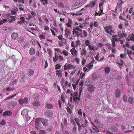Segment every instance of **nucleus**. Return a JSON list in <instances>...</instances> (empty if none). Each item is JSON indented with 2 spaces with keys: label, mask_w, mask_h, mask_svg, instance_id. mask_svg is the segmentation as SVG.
Here are the masks:
<instances>
[{
  "label": "nucleus",
  "mask_w": 134,
  "mask_h": 134,
  "mask_svg": "<svg viewBox=\"0 0 134 134\" xmlns=\"http://www.w3.org/2000/svg\"><path fill=\"white\" fill-rule=\"evenodd\" d=\"M73 99L74 101L77 102V101H78L80 100V99L77 97H76L75 96H73Z\"/></svg>",
  "instance_id": "nucleus-24"
},
{
  "label": "nucleus",
  "mask_w": 134,
  "mask_h": 134,
  "mask_svg": "<svg viewBox=\"0 0 134 134\" xmlns=\"http://www.w3.org/2000/svg\"><path fill=\"white\" fill-rule=\"evenodd\" d=\"M89 69H91L92 67V62L86 66Z\"/></svg>",
  "instance_id": "nucleus-31"
},
{
  "label": "nucleus",
  "mask_w": 134,
  "mask_h": 134,
  "mask_svg": "<svg viewBox=\"0 0 134 134\" xmlns=\"http://www.w3.org/2000/svg\"><path fill=\"white\" fill-rule=\"evenodd\" d=\"M110 70V69L108 66H107L104 69V71L106 73H108Z\"/></svg>",
  "instance_id": "nucleus-21"
},
{
  "label": "nucleus",
  "mask_w": 134,
  "mask_h": 134,
  "mask_svg": "<svg viewBox=\"0 0 134 134\" xmlns=\"http://www.w3.org/2000/svg\"><path fill=\"white\" fill-rule=\"evenodd\" d=\"M78 114L81 115H82V112L81 111V109H80L79 110L78 112Z\"/></svg>",
  "instance_id": "nucleus-63"
},
{
  "label": "nucleus",
  "mask_w": 134,
  "mask_h": 134,
  "mask_svg": "<svg viewBox=\"0 0 134 134\" xmlns=\"http://www.w3.org/2000/svg\"><path fill=\"white\" fill-rule=\"evenodd\" d=\"M76 127L74 126L72 132L74 133H75L76 132Z\"/></svg>",
  "instance_id": "nucleus-42"
},
{
  "label": "nucleus",
  "mask_w": 134,
  "mask_h": 134,
  "mask_svg": "<svg viewBox=\"0 0 134 134\" xmlns=\"http://www.w3.org/2000/svg\"><path fill=\"white\" fill-rule=\"evenodd\" d=\"M86 51L84 49L81 52V55H85L86 54Z\"/></svg>",
  "instance_id": "nucleus-38"
},
{
  "label": "nucleus",
  "mask_w": 134,
  "mask_h": 134,
  "mask_svg": "<svg viewBox=\"0 0 134 134\" xmlns=\"http://www.w3.org/2000/svg\"><path fill=\"white\" fill-rule=\"evenodd\" d=\"M111 28V27L110 26H107L104 27V29L105 30V32L108 34H109L110 36H111L112 35L111 33L110 32Z\"/></svg>",
  "instance_id": "nucleus-9"
},
{
  "label": "nucleus",
  "mask_w": 134,
  "mask_h": 134,
  "mask_svg": "<svg viewBox=\"0 0 134 134\" xmlns=\"http://www.w3.org/2000/svg\"><path fill=\"white\" fill-rule=\"evenodd\" d=\"M12 114V112L10 111H8L5 112L3 114V116H10Z\"/></svg>",
  "instance_id": "nucleus-11"
},
{
  "label": "nucleus",
  "mask_w": 134,
  "mask_h": 134,
  "mask_svg": "<svg viewBox=\"0 0 134 134\" xmlns=\"http://www.w3.org/2000/svg\"><path fill=\"white\" fill-rule=\"evenodd\" d=\"M56 75L57 76H58L60 78L62 76V74L61 71H60V72L59 73H57Z\"/></svg>",
  "instance_id": "nucleus-40"
},
{
  "label": "nucleus",
  "mask_w": 134,
  "mask_h": 134,
  "mask_svg": "<svg viewBox=\"0 0 134 134\" xmlns=\"http://www.w3.org/2000/svg\"><path fill=\"white\" fill-rule=\"evenodd\" d=\"M45 68H46L48 66V63H47V60H46V61H45Z\"/></svg>",
  "instance_id": "nucleus-59"
},
{
  "label": "nucleus",
  "mask_w": 134,
  "mask_h": 134,
  "mask_svg": "<svg viewBox=\"0 0 134 134\" xmlns=\"http://www.w3.org/2000/svg\"><path fill=\"white\" fill-rule=\"evenodd\" d=\"M10 104L12 107H14L16 105L17 103L16 102L13 101L11 102Z\"/></svg>",
  "instance_id": "nucleus-26"
},
{
  "label": "nucleus",
  "mask_w": 134,
  "mask_h": 134,
  "mask_svg": "<svg viewBox=\"0 0 134 134\" xmlns=\"http://www.w3.org/2000/svg\"><path fill=\"white\" fill-rule=\"evenodd\" d=\"M28 101V99L27 98H25L24 99L21 98L19 99L18 102L20 105H23V104H27Z\"/></svg>",
  "instance_id": "nucleus-3"
},
{
  "label": "nucleus",
  "mask_w": 134,
  "mask_h": 134,
  "mask_svg": "<svg viewBox=\"0 0 134 134\" xmlns=\"http://www.w3.org/2000/svg\"><path fill=\"white\" fill-rule=\"evenodd\" d=\"M6 22H7V19H4L0 22V24H3V23H5Z\"/></svg>",
  "instance_id": "nucleus-36"
},
{
  "label": "nucleus",
  "mask_w": 134,
  "mask_h": 134,
  "mask_svg": "<svg viewBox=\"0 0 134 134\" xmlns=\"http://www.w3.org/2000/svg\"><path fill=\"white\" fill-rule=\"evenodd\" d=\"M118 28L120 29H122L123 28L122 25L121 24H119L118 26Z\"/></svg>",
  "instance_id": "nucleus-53"
},
{
  "label": "nucleus",
  "mask_w": 134,
  "mask_h": 134,
  "mask_svg": "<svg viewBox=\"0 0 134 134\" xmlns=\"http://www.w3.org/2000/svg\"><path fill=\"white\" fill-rule=\"evenodd\" d=\"M24 39L23 37V36H21L20 37L19 40L18 41V42L19 43H21L23 41Z\"/></svg>",
  "instance_id": "nucleus-30"
},
{
  "label": "nucleus",
  "mask_w": 134,
  "mask_h": 134,
  "mask_svg": "<svg viewBox=\"0 0 134 134\" xmlns=\"http://www.w3.org/2000/svg\"><path fill=\"white\" fill-rule=\"evenodd\" d=\"M27 112V110L26 109H24L22 111L21 114L22 116H24V118H26L28 120L29 118V119L30 118L28 116Z\"/></svg>",
  "instance_id": "nucleus-4"
},
{
  "label": "nucleus",
  "mask_w": 134,
  "mask_h": 134,
  "mask_svg": "<svg viewBox=\"0 0 134 134\" xmlns=\"http://www.w3.org/2000/svg\"><path fill=\"white\" fill-rule=\"evenodd\" d=\"M35 50L34 48H32L30 49V55H33L35 53Z\"/></svg>",
  "instance_id": "nucleus-20"
},
{
  "label": "nucleus",
  "mask_w": 134,
  "mask_h": 134,
  "mask_svg": "<svg viewBox=\"0 0 134 134\" xmlns=\"http://www.w3.org/2000/svg\"><path fill=\"white\" fill-rule=\"evenodd\" d=\"M130 48H131V49L132 50H133L134 51V45H132V46H131L130 47Z\"/></svg>",
  "instance_id": "nucleus-64"
},
{
  "label": "nucleus",
  "mask_w": 134,
  "mask_h": 134,
  "mask_svg": "<svg viewBox=\"0 0 134 134\" xmlns=\"http://www.w3.org/2000/svg\"><path fill=\"white\" fill-rule=\"evenodd\" d=\"M9 28H7L6 27H4L3 28V30L6 31H8L9 30Z\"/></svg>",
  "instance_id": "nucleus-50"
},
{
  "label": "nucleus",
  "mask_w": 134,
  "mask_h": 134,
  "mask_svg": "<svg viewBox=\"0 0 134 134\" xmlns=\"http://www.w3.org/2000/svg\"><path fill=\"white\" fill-rule=\"evenodd\" d=\"M41 1L42 3H43V5H45L46 4H47L48 3L47 0H41Z\"/></svg>",
  "instance_id": "nucleus-27"
},
{
  "label": "nucleus",
  "mask_w": 134,
  "mask_h": 134,
  "mask_svg": "<svg viewBox=\"0 0 134 134\" xmlns=\"http://www.w3.org/2000/svg\"><path fill=\"white\" fill-rule=\"evenodd\" d=\"M102 46H103V44L101 43H99L98 44V46L99 47H101Z\"/></svg>",
  "instance_id": "nucleus-55"
},
{
  "label": "nucleus",
  "mask_w": 134,
  "mask_h": 134,
  "mask_svg": "<svg viewBox=\"0 0 134 134\" xmlns=\"http://www.w3.org/2000/svg\"><path fill=\"white\" fill-rule=\"evenodd\" d=\"M63 54L65 56H67L68 53L65 50H64L63 52Z\"/></svg>",
  "instance_id": "nucleus-49"
},
{
  "label": "nucleus",
  "mask_w": 134,
  "mask_h": 134,
  "mask_svg": "<svg viewBox=\"0 0 134 134\" xmlns=\"http://www.w3.org/2000/svg\"><path fill=\"white\" fill-rule=\"evenodd\" d=\"M93 131L95 132H99V131L98 130V129H95L94 128H93Z\"/></svg>",
  "instance_id": "nucleus-48"
},
{
  "label": "nucleus",
  "mask_w": 134,
  "mask_h": 134,
  "mask_svg": "<svg viewBox=\"0 0 134 134\" xmlns=\"http://www.w3.org/2000/svg\"><path fill=\"white\" fill-rule=\"evenodd\" d=\"M11 36L12 39L14 40L17 39L19 37L18 34L17 33L15 32L12 34Z\"/></svg>",
  "instance_id": "nucleus-10"
},
{
  "label": "nucleus",
  "mask_w": 134,
  "mask_h": 134,
  "mask_svg": "<svg viewBox=\"0 0 134 134\" xmlns=\"http://www.w3.org/2000/svg\"><path fill=\"white\" fill-rule=\"evenodd\" d=\"M83 34L84 36L85 37H86L87 36V32L85 30L83 31Z\"/></svg>",
  "instance_id": "nucleus-58"
},
{
  "label": "nucleus",
  "mask_w": 134,
  "mask_h": 134,
  "mask_svg": "<svg viewBox=\"0 0 134 134\" xmlns=\"http://www.w3.org/2000/svg\"><path fill=\"white\" fill-rule=\"evenodd\" d=\"M133 10V7H131L130 8L129 10V14H131V13H132V11Z\"/></svg>",
  "instance_id": "nucleus-47"
},
{
  "label": "nucleus",
  "mask_w": 134,
  "mask_h": 134,
  "mask_svg": "<svg viewBox=\"0 0 134 134\" xmlns=\"http://www.w3.org/2000/svg\"><path fill=\"white\" fill-rule=\"evenodd\" d=\"M58 37L59 40H61L62 38V35H60L59 36H58Z\"/></svg>",
  "instance_id": "nucleus-62"
},
{
  "label": "nucleus",
  "mask_w": 134,
  "mask_h": 134,
  "mask_svg": "<svg viewBox=\"0 0 134 134\" xmlns=\"http://www.w3.org/2000/svg\"><path fill=\"white\" fill-rule=\"evenodd\" d=\"M20 20H21L23 22H24L25 21V19L24 17H21L20 18Z\"/></svg>",
  "instance_id": "nucleus-60"
},
{
  "label": "nucleus",
  "mask_w": 134,
  "mask_h": 134,
  "mask_svg": "<svg viewBox=\"0 0 134 134\" xmlns=\"http://www.w3.org/2000/svg\"><path fill=\"white\" fill-rule=\"evenodd\" d=\"M68 108L67 110V111L69 113L71 114L72 113L71 110L69 107H68Z\"/></svg>",
  "instance_id": "nucleus-52"
},
{
  "label": "nucleus",
  "mask_w": 134,
  "mask_h": 134,
  "mask_svg": "<svg viewBox=\"0 0 134 134\" xmlns=\"http://www.w3.org/2000/svg\"><path fill=\"white\" fill-rule=\"evenodd\" d=\"M46 107L47 108L50 109L53 108V105L51 104H48L47 105Z\"/></svg>",
  "instance_id": "nucleus-29"
},
{
  "label": "nucleus",
  "mask_w": 134,
  "mask_h": 134,
  "mask_svg": "<svg viewBox=\"0 0 134 134\" xmlns=\"http://www.w3.org/2000/svg\"><path fill=\"white\" fill-rule=\"evenodd\" d=\"M112 38H113L114 41L115 42V41H118V35H114L112 36Z\"/></svg>",
  "instance_id": "nucleus-19"
},
{
  "label": "nucleus",
  "mask_w": 134,
  "mask_h": 134,
  "mask_svg": "<svg viewBox=\"0 0 134 134\" xmlns=\"http://www.w3.org/2000/svg\"><path fill=\"white\" fill-rule=\"evenodd\" d=\"M110 130L111 132H116V131H117L118 129L117 127H115L114 126H113L110 127Z\"/></svg>",
  "instance_id": "nucleus-16"
},
{
  "label": "nucleus",
  "mask_w": 134,
  "mask_h": 134,
  "mask_svg": "<svg viewBox=\"0 0 134 134\" xmlns=\"http://www.w3.org/2000/svg\"><path fill=\"white\" fill-rule=\"evenodd\" d=\"M58 5L60 7L63 8L64 7V5L63 4L62 2H59L58 3Z\"/></svg>",
  "instance_id": "nucleus-35"
},
{
  "label": "nucleus",
  "mask_w": 134,
  "mask_h": 134,
  "mask_svg": "<svg viewBox=\"0 0 134 134\" xmlns=\"http://www.w3.org/2000/svg\"><path fill=\"white\" fill-rule=\"evenodd\" d=\"M43 125L44 126H47L48 125V122L47 120L46 119H42L41 121Z\"/></svg>",
  "instance_id": "nucleus-12"
},
{
  "label": "nucleus",
  "mask_w": 134,
  "mask_h": 134,
  "mask_svg": "<svg viewBox=\"0 0 134 134\" xmlns=\"http://www.w3.org/2000/svg\"><path fill=\"white\" fill-rule=\"evenodd\" d=\"M33 104L34 105L37 107L39 106L40 104V103L38 101H36L33 102Z\"/></svg>",
  "instance_id": "nucleus-23"
},
{
  "label": "nucleus",
  "mask_w": 134,
  "mask_h": 134,
  "mask_svg": "<svg viewBox=\"0 0 134 134\" xmlns=\"http://www.w3.org/2000/svg\"><path fill=\"white\" fill-rule=\"evenodd\" d=\"M60 68L61 66L60 64H58L56 65L55 68L57 70L58 69Z\"/></svg>",
  "instance_id": "nucleus-41"
},
{
  "label": "nucleus",
  "mask_w": 134,
  "mask_h": 134,
  "mask_svg": "<svg viewBox=\"0 0 134 134\" xmlns=\"http://www.w3.org/2000/svg\"><path fill=\"white\" fill-rule=\"evenodd\" d=\"M45 115L47 117H50L52 116L53 113L51 111L47 110L45 112Z\"/></svg>",
  "instance_id": "nucleus-8"
},
{
  "label": "nucleus",
  "mask_w": 134,
  "mask_h": 134,
  "mask_svg": "<svg viewBox=\"0 0 134 134\" xmlns=\"http://www.w3.org/2000/svg\"><path fill=\"white\" fill-rule=\"evenodd\" d=\"M40 119H36L35 121L36 124H40Z\"/></svg>",
  "instance_id": "nucleus-43"
},
{
  "label": "nucleus",
  "mask_w": 134,
  "mask_h": 134,
  "mask_svg": "<svg viewBox=\"0 0 134 134\" xmlns=\"http://www.w3.org/2000/svg\"><path fill=\"white\" fill-rule=\"evenodd\" d=\"M128 38H127L126 39L127 41H134V34H132L131 35H130L128 36Z\"/></svg>",
  "instance_id": "nucleus-7"
},
{
  "label": "nucleus",
  "mask_w": 134,
  "mask_h": 134,
  "mask_svg": "<svg viewBox=\"0 0 134 134\" xmlns=\"http://www.w3.org/2000/svg\"><path fill=\"white\" fill-rule=\"evenodd\" d=\"M10 88L9 87V88H7V89H6V90H7V91H9L10 90V91L13 90H14V88H12L11 89H10Z\"/></svg>",
  "instance_id": "nucleus-61"
},
{
  "label": "nucleus",
  "mask_w": 134,
  "mask_h": 134,
  "mask_svg": "<svg viewBox=\"0 0 134 134\" xmlns=\"http://www.w3.org/2000/svg\"><path fill=\"white\" fill-rule=\"evenodd\" d=\"M46 132L43 130H40L39 132V134H45Z\"/></svg>",
  "instance_id": "nucleus-46"
},
{
  "label": "nucleus",
  "mask_w": 134,
  "mask_h": 134,
  "mask_svg": "<svg viewBox=\"0 0 134 134\" xmlns=\"http://www.w3.org/2000/svg\"><path fill=\"white\" fill-rule=\"evenodd\" d=\"M112 46L113 47H115V42L114 41V39L113 38V40H112Z\"/></svg>",
  "instance_id": "nucleus-45"
},
{
  "label": "nucleus",
  "mask_w": 134,
  "mask_h": 134,
  "mask_svg": "<svg viewBox=\"0 0 134 134\" xmlns=\"http://www.w3.org/2000/svg\"><path fill=\"white\" fill-rule=\"evenodd\" d=\"M75 30L77 31H79L80 32L79 34L78 35V36H79V35H80L81 34V33L82 32V30L78 28L77 27L75 28Z\"/></svg>",
  "instance_id": "nucleus-25"
},
{
  "label": "nucleus",
  "mask_w": 134,
  "mask_h": 134,
  "mask_svg": "<svg viewBox=\"0 0 134 134\" xmlns=\"http://www.w3.org/2000/svg\"><path fill=\"white\" fill-rule=\"evenodd\" d=\"M117 63L118 64L120 68H121L123 65V62L122 60H120L119 61H118Z\"/></svg>",
  "instance_id": "nucleus-14"
},
{
  "label": "nucleus",
  "mask_w": 134,
  "mask_h": 134,
  "mask_svg": "<svg viewBox=\"0 0 134 134\" xmlns=\"http://www.w3.org/2000/svg\"><path fill=\"white\" fill-rule=\"evenodd\" d=\"M34 73L33 70L32 69H30L28 72V75L29 76H30L34 74Z\"/></svg>",
  "instance_id": "nucleus-18"
},
{
  "label": "nucleus",
  "mask_w": 134,
  "mask_h": 134,
  "mask_svg": "<svg viewBox=\"0 0 134 134\" xmlns=\"http://www.w3.org/2000/svg\"><path fill=\"white\" fill-rule=\"evenodd\" d=\"M104 3H105V0H103L101 2H100L99 3V8L100 9V10L101 11L100 13L102 12V15L103 14V5L104 4Z\"/></svg>",
  "instance_id": "nucleus-5"
},
{
  "label": "nucleus",
  "mask_w": 134,
  "mask_h": 134,
  "mask_svg": "<svg viewBox=\"0 0 134 134\" xmlns=\"http://www.w3.org/2000/svg\"><path fill=\"white\" fill-rule=\"evenodd\" d=\"M72 24V22L71 20L70 19H68V23H67L66 25L68 27H71V25Z\"/></svg>",
  "instance_id": "nucleus-15"
},
{
  "label": "nucleus",
  "mask_w": 134,
  "mask_h": 134,
  "mask_svg": "<svg viewBox=\"0 0 134 134\" xmlns=\"http://www.w3.org/2000/svg\"><path fill=\"white\" fill-rule=\"evenodd\" d=\"M127 53L128 54V55L130 58L131 59V60H133L132 58L134 57V52H132L131 51L127 50Z\"/></svg>",
  "instance_id": "nucleus-6"
},
{
  "label": "nucleus",
  "mask_w": 134,
  "mask_h": 134,
  "mask_svg": "<svg viewBox=\"0 0 134 134\" xmlns=\"http://www.w3.org/2000/svg\"><path fill=\"white\" fill-rule=\"evenodd\" d=\"M40 124H36L35 125L36 128L38 130H39L40 129Z\"/></svg>",
  "instance_id": "nucleus-39"
},
{
  "label": "nucleus",
  "mask_w": 134,
  "mask_h": 134,
  "mask_svg": "<svg viewBox=\"0 0 134 134\" xmlns=\"http://www.w3.org/2000/svg\"><path fill=\"white\" fill-rule=\"evenodd\" d=\"M120 92L119 90H116L115 92V95L116 98L119 97L120 96Z\"/></svg>",
  "instance_id": "nucleus-17"
},
{
  "label": "nucleus",
  "mask_w": 134,
  "mask_h": 134,
  "mask_svg": "<svg viewBox=\"0 0 134 134\" xmlns=\"http://www.w3.org/2000/svg\"><path fill=\"white\" fill-rule=\"evenodd\" d=\"M94 124L93 123V125H94V126L96 127V128L98 129L99 128L102 127V126L101 123L99 122V121L97 119H95L94 120Z\"/></svg>",
  "instance_id": "nucleus-2"
},
{
  "label": "nucleus",
  "mask_w": 134,
  "mask_h": 134,
  "mask_svg": "<svg viewBox=\"0 0 134 134\" xmlns=\"http://www.w3.org/2000/svg\"><path fill=\"white\" fill-rule=\"evenodd\" d=\"M65 34L66 35H68V34H70V31H69L68 29H66L65 30Z\"/></svg>",
  "instance_id": "nucleus-34"
},
{
  "label": "nucleus",
  "mask_w": 134,
  "mask_h": 134,
  "mask_svg": "<svg viewBox=\"0 0 134 134\" xmlns=\"http://www.w3.org/2000/svg\"><path fill=\"white\" fill-rule=\"evenodd\" d=\"M86 85V86H89L90 85V82L89 80L87 81L85 83Z\"/></svg>",
  "instance_id": "nucleus-44"
},
{
  "label": "nucleus",
  "mask_w": 134,
  "mask_h": 134,
  "mask_svg": "<svg viewBox=\"0 0 134 134\" xmlns=\"http://www.w3.org/2000/svg\"><path fill=\"white\" fill-rule=\"evenodd\" d=\"M85 44L86 46H88L90 50H92L91 45L90 44V43L88 40H87L85 41Z\"/></svg>",
  "instance_id": "nucleus-13"
},
{
  "label": "nucleus",
  "mask_w": 134,
  "mask_h": 134,
  "mask_svg": "<svg viewBox=\"0 0 134 134\" xmlns=\"http://www.w3.org/2000/svg\"><path fill=\"white\" fill-rule=\"evenodd\" d=\"M105 46H106L107 47L108 49H111L112 47L110 44H105Z\"/></svg>",
  "instance_id": "nucleus-32"
},
{
  "label": "nucleus",
  "mask_w": 134,
  "mask_h": 134,
  "mask_svg": "<svg viewBox=\"0 0 134 134\" xmlns=\"http://www.w3.org/2000/svg\"><path fill=\"white\" fill-rule=\"evenodd\" d=\"M111 51L113 53L116 52V50L115 49V47H113L112 48H111Z\"/></svg>",
  "instance_id": "nucleus-54"
},
{
  "label": "nucleus",
  "mask_w": 134,
  "mask_h": 134,
  "mask_svg": "<svg viewBox=\"0 0 134 134\" xmlns=\"http://www.w3.org/2000/svg\"><path fill=\"white\" fill-rule=\"evenodd\" d=\"M94 26L95 27H98V25L97 22H94Z\"/></svg>",
  "instance_id": "nucleus-57"
},
{
  "label": "nucleus",
  "mask_w": 134,
  "mask_h": 134,
  "mask_svg": "<svg viewBox=\"0 0 134 134\" xmlns=\"http://www.w3.org/2000/svg\"><path fill=\"white\" fill-rule=\"evenodd\" d=\"M68 68L69 69H74V67L71 64H69L68 66Z\"/></svg>",
  "instance_id": "nucleus-33"
},
{
  "label": "nucleus",
  "mask_w": 134,
  "mask_h": 134,
  "mask_svg": "<svg viewBox=\"0 0 134 134\" xmlns=\"http://www.w3.org/2000/svg\"><path fill=\"white\" fill-rule=\"evenodd\" d=\"M128 101L130 103H132L134 102L133 98L129 97L128 99Z\"/></svg>",
  "instance_id": "nucleus-28"
},
{
  "label": "nucleus",
  "mask_w": 134,
  "mask_h": 134,
  "mask_svg": "<svg viewBox=\"0 0 134 134\" xmlns=\"http://www.w3.org/2000/svg\"><path fill=\"white\" fill-rule=\"evenodd\" d=\"M123 101H124L125 102H127V96L125 95H124L123 96Z\"/></svg>",
  "instance_id": "nucleus-37"
},
{
  "label": "nucleus",
  "mask_w": 134,
  "mask_h": 134,
  "mask_svg": "<svg viewBox=\"0 0 134 134\" xmlns=\"http://www.w3.org/2000/svg\"><path fill=\"white\" fill-rule=\"evenodd\" d=\"M5 124V122L4 120H3L1 122V125H4Z\"/></svg>",
  "instance_id": "nucleus-51"
},
{
  "label": "nucleus",
  "mask_w": 134,
  "mask_h": 134,
  "mask_svg": "<svg viewBox=\"0 0 134 134\" xmlns=\"http://www.w3.org/2000/svg\"><path fill=\"white\" fill-rule=\"evenodd\" d=\"M82 86L80 87L79 88V92H80V95L81 94V93L82 91Z\"/></svg>",
  "instance_id": "nucleus-56"
},
{
  "label": "nucleus",
  "mask_w": 134,
  "mask_h": 134,
  "mask_svg": "<svg viewBox=\"0 0 134 134\" xmlns=\"http://www.w3.org/2000/svg\"><path fill=\"white\" fill-rule=\"evenodd\" d=\"M124 36L125 37H126L127 36V34L124 32V31H122L121 32H119L118 34V40L121 41V44H122L123 41V40H121V38H123Z\"/></svg>",
  "instance_id": "nucleus-1"
},
{
  "label": "nucleus",
  "mask_w": 134,
  "mask_h": 134,
  "mask_svg": "<svg viewBox=\"0 0 134 134\" xmlns=\"http://www.w3.org/2000/svg\"><path fill=\"white\" fill-rule=\"evenodd\" d=\"M73 50H74V54L73 51L72 49L70 50V51L72 55H75L77 54V51L75 50V48H73Z\"/></svg>",
  "instance_id": "nucleus-22"
}]
</instances>
